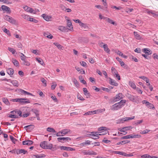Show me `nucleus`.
<instances>
[{"mask_svg": "<svg viewBox=\"0 0 158 158\" xmlns=\"http://www.w3.org/2000/svg\"><path fill=\"white\" fill-rule=\"evenodd\" d=\"M41 81L44 84V86H47L46 81L44 78H41Z\"/></svg>", "mask_w": 158, "mask_h": 158, "instance_id": "nucleus-46", "label": "nucleus"}, {"mask_svg": "<svg viewBox=\"0 0 158 158\" xmlns=\"http://www.w3.org/2000/svg\"><path fill=\"white\" fill-rule=\"evenodd\" d=\"M129 85L133 89H135L136 88V85L133 82L130 81L129 82Z\"/></svg>", "mask_w": 158, "mask_h": 158, "instance_id": "nucleus-35", "label": "nucleus"}, {"mask_svg": "<svg viewBox=\"0 0 158 158\" xmlns=\"http://www.w3.org/2000/svg\"><path fill=\"white\" fill-rule=\"evenodd\" d=\"M2 100L3 102H4L6 105H10L9 102L7 98H2Z\"/></svg>", "mask_w": 158, "mask_h": 158, "instance_id": "nucleus-31", "label": "nucleus"}, {"mask_svg": "<svg viewBox=\"0 0 158 158\" xmlns=\"http://www.w3.org/2000/svg\"><path fill=\"white\" fill-rule=\"evenodd\" d=\"M83 90L84 95L86 96V98H89L90 95V93L88 91L87 89L85 88H84L83 89Z\"/></svg>", "mask_w": 158, "mask_h": 158, "instance_id": "nucleus-13", "label": "nucleus"}, {"mask_svg": "<svg viewBox=\"0 0 158 158\" xmlns=\"http://www.w3.org/2000/svg\"><path fill=\"white\" fill-rule=\"evenodd\" d=\"M112 153L114 154H117L125 156L130 157L133 156V155L132 154H127L124 152L118 151H113Z\"/></svg>", "mask_w": 158, "mask_h": 158, "instance_id": "nucleus-1", "label": "nucleus"}, {"mask_svg": "<svg viewBox=\"0 0 158 158\" xmlns=\"http://www.w3.org/2000/svg\"><path fill=\"white\" fill-rule=\"evenodd\" d=\"M8 117L10 118H18V116L17 115H13L12 114H10L8 115Z\"/></svg>", "mask_w": 158, "mask_h": 158, "instance_id": "nucleus-45", "label": "nucleus"}, {"mask_svg": "<svg viewBox=\"0 0 158 158\" xmlns=\"http://www.w3.org/2000/svg\"><path fill=\"white\" fill-rule=\"evenodd\" d=\"M80 26L84 28L85 31H87L89 29V27L87 26L86 24L84 23H81Z\"/></svg>", "mask_w": 158, "mask_h": 158, "instance_id": "nucleus-24", "label": "nucleus"}, {"mask_svg": "<svg viewBox=\"0 0 158 158\" xmlns=\"http://www.w3.org/2000/svg\"><path fill=\"white\" fill-rule=\"evenodd\" d=\"M8 50L10 52H12L13 54H15L16 52V51L14 48L10 47L8 48Z\"/></svg>", "mask_w": 158, "mask_h": 158, "instance_id": "nucleus-44", "label": "nucleus"}, {"mask_svg": "<svg viewBox=\"0 0 158 158\" xmlns=\"http://www.w3.org/2000/svg\"><path fill=\"white\" fill-rule=\"evenodd\" d=\"M56 135V136H63V135L62 133V131H59L57 134H55V135Z\"/></svg>", "mask_w": 158, "mask_h": 158, "instance_id": "nucleus-55", "label": "nucleus"}, {"mask_svg": "<svg viewBox=\"0 0 158 158\" xmlns=\"http://www.w3.org/2000/svg\"><path fill=\"white\" fill-rule=\"evenodd\" d=\"M16 153L17 154L23 153L24 154L27 153L28 152L27 151H26L24 149H17V150H16Z\"/></svg>", "mask_w": 158, "mask_h": 158, "instance_id": "nucleus-12", "label": "nucleus"}, {"mask_svg": "<svg viewBox=\"0 0 158 158\" xmlns=\"http://www.w3.org/2000/svg\"><path fill=\"white\" fill-rule=\"evenodd\" d=\"M12 62L13 63L14 65L16 67H18L19 66V63L15 59L13 58L12 59Z\"/></svg>", "mask_w": 158, "mask_h": 158, "instance_id": "nucleus-21", "label": "nucleus"}, {"mask_svg": "<svg viewBox=\"0 0 158 158\" xmlns=\"http://www.w3.org/2000/svg\"><path fill=\"white\" fill-rule=\"evenodd\" d=\"M62 133L63 134V136L66 134H68V133L70 131V130L68 129H64L61 131Z\"/></svg>", "mask_w": 158, "mask_h": 158, "instance_id": "nucleus-27", "label": "nucleus"}, {"mask_svg": "<svg viewBox=\"0 0 158 158\" xmlns=\"http://www.w3.org/2000/svg\"><path fill=\"white\" fill-rule=\"evenodd\" d=\"M102 89L103 91L108 92H109L110 91V89H109L104 87H102Z\"/></svg>", "mask_w": 158, "mask_h": 158, "instance_id": "nucleus-61", "label": "nucleus"}, {"mask_svg": "<svg viewBox=\"0 0 158 158\" xmlns=\"http://www.w3.org/2000/svg\"><path fill=\"white\" fill-rule=\"evenodd\" d=\"M80 64L83 67H85L86 65V63L84 61H80Z\"/></svg>", "mask_w": 158, "mask_h": 158, "instance_id": "nucleus-62", "label": "nucleus"}, {"mask_svg": "<svg viewBox=\"0 0 158 158\" xmlns=\"http://www.w3.org/2000/svg\"><path fill=\"white\" fill-rule=\"evenodd\" d=\"M130 59H131L134 60L135 62H137L138 61V60L135 57H134L133 56H130Z\"/></svg>", "mask_w": 158, "mask_h": 158, "instance_id": "nucleus-53", "label": "nucleus"}, {"mask_svg": "<svg viewBox=\"0 0 158 158\" xmlns=\"http://www.w3.org/2000/svg\"><path fill=\"white\" fill-rule=\"evenodd\" d=\"M47 131L50 132H56L55 130L53 128H50V127H48L47 128Z\"/></svg>", "mask_w": 158, "mask_h": 158, "instance_id": "nucleus-40", "label": "nucleus"}, {"mask_svg": "<svg viewBox=\"0 0 158 158\" xmlns=\"http://www.w3.org/2000/svg\"><path fill=\"white\" fill-rule=\"evenodd\" d=\"M53 44L59 49H61L62 47L61 45L57 43H54Z\"/></svg>", "mask_w": 158, "mask_h": 158, "instance_id": "nucleus-50", "label": "nucleus"}, {"mask_svg": "<svg viewBox=\"0 0 158 158\" xmlns=\"http://www.w3.org/2000/svg\"><path fill=\"white\" fill-rule=\"evenodd\" d=\"M134 118H135V116H133L131 117H127V118H123V119H122L120 120V123H123L124 121H127L128 120L133 119Z\"/></svg>", "mask_w": 158, "mask_h": 158, "instance_id": "nucleus-15", "label": "nucleus"}, {"mask_svg": "<svg viewBox=\"0 0 158 158\" xmlns=\"http://www.w3.org/2000/svg\"><path fill=\"white\" fill-rule=\"evenodd\" d=\"M2 9L3 11H6L8 13L10 14L11 12L10 8L5 5L2 6Z\"/></svg>", "mask_w": 158, "mask_h": 158, "instance_id": "nucleus-6", "label": "nucleus"}, {"mask_svg": "<svg viewBox=\"0 0 158 158\" xmlns=\"http://www.w3.org/2000/svg\"><path fill=\"white\" fill-rule=\"evenodd\" d=\"M110 79L109 83L112 85H114V86H117L118 85V83H116L115 80H113L111 78L109 77Z\"/></svg>", "mask_w": 158, "mask_h": 158, "instance_id": "nucleus-14", "label": "nucleus"}, {"mask_svg": "<svg viewBox=\"0 0 158 158\" xmlns=\"http://www.w3.org/2000/svg\"><path fill=\"white\" fill-rule=\"evenodd\" d=\"M130 136L129 135H127L126 136H122L121 137L120 139H130Z\"/></svg>", "mask_w": 158, "mask_h": 158, "instance_id": "nucleus-56", "label": "nucleus"}, {"mask_svg": "<svg viewBox=\"0 0 158 158\" xmlns=\"http://www.w3.org/2000/svg\"><path fill=\"white\" fill-rule=\"evenodd\" d=\"M126 96L130 100L132 101H135L134 96L128 93L126 95Z\"/></svg>", "mask_w": 158, "mask_h": 158, "instance_id": "nucleus-19", "label": "nucleus"}, {"mask_svg": "<svg viewBox=\"0 0 158 158\" xmlns=\"http://www.w3.org/2000/svg\"><path fill=\"white\" fill-rule=\"evenodd\" d=\"M29 21L35 23H37L38 22L37 20L32 18H30Z\"/></svg>", "mask_w": 158, "mask_h": 158, "instance_id": "nucleus-51", "label": "nucleus"}, {"mask_svg": "<svg viewBox=\"0 0 158 158\" xmlns=\"http://www.w3.org/2000/svg\"><path fill=\"white\" fill-rule=\"evenodd\" d=\"M97 154V153L93 151L89 150L88 152V155H96Z\"/></svg>", "mask_w": 158, "mask_h": 158, "instance_id": "nucleus-38", "label": "nucleus"}, {"mask_svg": "<svg viewBox=\"0 0 158 158\" xmlns=\"http://www.w3.org/2000/svg\"><path fill=\"white\" fill-rule=\"evenodd\" d=\"M36 60L40 64L43 65L44 64V62L40 58H36Z\"/></svg>", "mask_w": 158, "mask_h": 158, "instance_id": "nucleus-43", "label": "nucleus"}, {"mask_svg": "<svg viewBox=\"0 0 158 158\" xmlns=\"http://www.w3.org/2000/svg\"><path fill=\"white\" fill-rule=\"evenodd\" d=\"M23 145H31L33 143V142L31 140H27L23 141Z\"/></svg>", "mask_w": 158, "mask_h": 158, "instance_id": "nucleus-10", "label": "nucleus"}, {"mask_svg": "<svg viewBox=\"0 0 158 158\" xmlns=\"http://www.w3.org/2000/svg\"><path fill=\"white\" fill-rule=\"evenodd\" d=\"M126 102V100H122L120 101L118 103L122 105V106L124 105V104Z\"/></svg>", "mask_w": 158, "mask_h": 158, "instance_id": "nucleus-52", "label": "nucleus"}, {"mask_svg": "<svg viewBox=\"0 0 158 158\" xmlns=\"http://www.w3.org/2000/svg\"><path fill=\"white\" fill-rule=\"evenodd\" d=\"M98 111L96 110H94V111H88L86 113H85L84 115H91V114H96V112H97Z\"/></svg>", "mask_w": 158, "mask_h": 158, "instance_id": "nucleus-30", "label": "nucleus"}, {"mask_svg": "<svg viewBox=\"0 0 158 158\" xmlns=\"http://www.w3.org/2000/svg\"><path fill=\"white\" fill-rule=\"evenodd\" d=\"M139 78L145 81L147 83H148V82H149V79L147 77L144 76L139 77Z\"/></svg>", "mask_w": 158, "mask_h": 158, "instance_id": "nucleus-33", "label": "nucleus"}, {"mask_svg": "<svg viewBox=\"0 0 158 158\" xmlns=\"http://www.w3.org/2000/svg\"><path fill=\"white\" fill-rule=\"evenodd\" d=\"M111 70L112 72L113 73V74H114V75L118 73L115 69L113 67L112 68Z\"/></svg>", "mask_w": 158, "mask_h": 158, "instance_id": "nucleus-49", "label": "nucleus"}, {"mask_svg": "<svg viewBox=\"0 0 158 158\" xmlns=\"http://www.w3.org/2000/svg\"><path fill=\"white\" fill-rule=\"evenodd\" d=\"M73 83L76 86H78L79 85V83L75 78L74 79Z\"/></svg>", "mask_w": 158, "mask_h": 158, "instance_id": "nucleus-54", "label": "nucleus"}, {"mask_svg": "<svg viewBox=\"0 0 158 158\" xmlns=\"http://www.w3.org/2000/svg\"><path fill=\"white\" fill-rule=\"evenodd\" d=\"M59 29L62 31L67 32L68 31V30L69 29L67 28V27L63 26H60L59 27Z\"/></svg>", "mask_w": 158, "mask_h": 158, "instance_id": "nucleus-9", "label": "nucleus"}, {"mask_svg": "<svg viewBox=\"0 0 158 158\" xmlns=\"http://www.w3.org/2000/svg\"><path fill=\"white\" fill-rule=\"evenodd\" d=\"M142 103L143 104H146L147 106H148L149 104V102L145 100L143 101Z\"/></svg>", "mask_w": 158, "mask_h": 158, "instance_id": "nucleus-63", "label": "nucleus"}, {"mask_svg": "<svg viewBox=\"0 0 158 158\" xmlns=\"http://www.w3.org/2000/svg\"><path fill=\"white\" fill-rule=\"evenodd\" d=\"M134 34L135 36V38L137 40H139L141 39V37L139 35V34H138L136 32L134 31Z\"/></svg>", "mask_w": 158, "mask_h": 158, "instance_id": "nucleus-26", "label": "nucleus"}, {"mask_svg": "<svg viewBox=\"0 0 158 158\" xmlns=\"http://www.w3.org/2000/svg\"><path fill=\"white\" fill-rule=\"evenodd\" d=\"M10 138L12 141L13 143H15V141L17 140V139L15 138L12 136L10 135Z\"/></svg>", "mask_w": 158, "mask_h": 158, "instance_id": "nucleus-48", "label": "nucleus"}, {"mask_svg": "<svg viewBox=\"0 0 158 158\" xmlns=\"http://www.w3.org/2000/svg\"><path fill=\"white\" fill-rule=\"evenodd\" d=\"M58 141L61 143H64V141L69 142V140H71V139L69 137H59L57 138Z\"/></svg>", "mask_w": 158, "mask_h": 158, "instance_id": "nucleus-4", "label": "nucleus"}, {"mask_svg": "<svg viewBox=\"0 0 158 158\" xmlns=\"http://www.w3.org/2000/svg\"><path fill=\"white\" fill-rule=\"evenodd\" d=\"M79 78L80 81V82L84 84H86V81L84 79L83 77L82 76H79Z\"/></svg>", "mask_w": 158, "mask_h": 158, "instance_id": "nucleus-29", "label": "nucleus"}, {"mask_svg": "<svg viewBox=\"0 0 158 158\" xmlns=\"http://www.w3.org/2000/svg\"><path fill=\"white\" fill-rule=\"evenodd\" d=\"M19 115V116L20 117L22 116V112L20 110H17V115Z\"/></svg>", "mask_w": 158, "mask_h": 158, "instance_id": "nucleus-57", "label": "nucleus"}, {"mask_svg": "<svg viewBox=\"0 0 158 158\" xmlns=\"http://www.w3.org/2000/svg\"><path fill=\"white\" fill-rule=\"evenodd\" d=\"M42 17L44 19L47 21H49L51 19L52 17L45 14H43L42 15Z\"/></svg>", "mask_w": 158, "mask_h": 158, "instance_id": "nucleus-16", "label": "nucleus"}, {"mask_svg": "<svg viewBox=\"0 0 158 158\" xmlns=\"http://www.w3.org/2000/svg\"><path fill=\"white\" fill-rule=\"evenodd\" d=\"M43 155H34L33 156H35L37 158H42V157L45 156H43Z\"/></svg>", "mask_w": 158, "mask_h": 158, "instance_id": "nucleus-60", "label": "nucleus"}, {"mask_svg": "<svg viewBox=\"0 0 158 158\" xmlns=\"http://www.w3.org/2000/svg\"><path fill=\"white\" fill-rule=\"evenodd\" d=\"M143 122V120H139V121H135L134 122V123L135 124L138 125L139 124H140V123H142Z\"/></svg>", "mask_w": 158, "mask_h": 158, "instance_id": "nucleus-58", "label": "nucleus"}, {"mask_svg": "<svg viewBox=\"0 0 158 158\" xmlns=\"http://www.w3.org/2000/svg\"><path fill=\"white\" fill-rule=\"evenodd\" d=\"M77 98L80 99L81 101H83L85 100V99L82 97L78 93V94L77 95Z\"/></svg>", "mask_w": 158, "mask_h": 158, "instance_id": "nucleus-47", "label": "nucleus"}, {"mask_svg": "<svg viewBox=\"0 0 158 158\" xmlns=\"http://www.w3.org/2000/svg\"><path fill=\"white\" fill-rule=\"evenodd\" d=\"M31 111L35 114L36 116L39 115V111L38 110L36 109H32L31 110Z\"/></svg>", "mask_w": 158, "mask_h": 158, "instance_id": "nucleus-36", "label": "nucleus"}, {"mask_svg": "<svg viewBox=\"0 0 158 158\" xmlns=\"http://www.w3.org/2000/svg\"><path fill=\"white\" fill-rule=\"evenodd\" d=\"M7 72L10 75H12L14 73V70L11 68H9L7 69Z\"/></svg>", "mask_w": 158, "mask_h": 158, "instance_id": "nucleus-20", "label": "nucleus"}, {"mask_svg": "<svg viewBox=\"0 0 158 158\" xmlns=\"http://www.w3.org/2000/svg\"><path fill=\"white\" fill-rule=\"evenodd\" d=\"M60 148L61 150H64L66 151H71L75 150V149H73L70 147H65V146H60Z\"/></svg>", "mask_w": 158, "mask_h": 158, "instance_id": "nucleus-8", "label": "nucleus"}, {"mask_svg": "<svg viewBox=\"0 0 158 158\" xmlns=\"http://www.w3.org/2000/svg\"><path fill=\"white\" fill-rule=\"evenodd\" d=\"M22 16L24 19L28 21L29 20V19L30 17H29V15H26L25 14H23L22 15Z\"/></svg>", "mask_w": 158, "mask_h": 158, "instance_id": "nucleus-37", "label": "nucleus"}, {"mask_svg": "<svg viewBox=\"0 0 158 158\" xmlns=\"http://www.w3.org/2000/svg\"><path fill=\"white\" fill-rule=\"evenodd\" d=\"M10 82L14 86L18 87V81L16 80L11 81Z\"/></svg>", "mask_w": 158, "mask_h": 158, "instance_id": "nucleus-39", "label": "nucleus"}, {"mask_svg": "<svg viewBox=\"0 0 158 158\" xmlns=\"http://www.w3.org/2000/svg\"><path fill=\"white\" fill-rule=\"evenodd\" d=\"M129 136L130 138H140L141 136L140 135L136 134L135 133H133L132 134L130 135Z\"/></svg>", "mask_w": 158, "mask_h": 158, "instance_id": "nucleus-18", "label": "nucleus"}, {"mask_svg": "<svg viewBox=\"0 0 158 158\" xmlns=\"http://www.w3.org/2000/svg\"><path fill=\"white\" fill-rule=\"evenodd\" d=\"M132 127L131 126L126 127H123L122 128H120L118 129V130L121 132H125V131L131 129Z\"/></svg>", "mask_w": 158, "mask_h": 158, "instance_id": "nucleus-7", "label": "nucleus"}, {"mask_svg": "<svg viewBox=\"0 0 158 158\" xmlns=\"http://www.w3.org/2000/svg\"><path fill=\"white\" fill-rule=\"evenodd\" d=\"M22 64L27 66H29L30 65V63L26 60L24 61H23L22 62Z\"/></svg>", "mask_w": 158, "mask_h": 158, "instance_id": "nucleus-41", "label": "nucleus"}, {"mask_svg": "<svg viewBox=\"0 0 158 158\" xmlns=\"http://www.w3.org/2000/svg\"><path fill=\"white\" fill-rule=\"evenodd\" d=\"M67 24L68 26L70 28L69 30H71V29H73V26L72 25V23L70 21V20L69 19H68L67 21Z\"/></svg>", "mask_w": 158, "mask_h": 158, "instance_id": "nucleus-28", "label": "nucleus"}, {"mask_svg": "<svg viewBox=\"0 0 158 158\" xmlns=\"http://www.w3.org/2000/svg\"><path fill=\"white\" fill-rule=\"evenodd\" d=\"M20 100L19 102H20V103L22 104L28 103H30V102L29 101V100L27 98H20Z\"/></svg>", "mask_w": 158, "mask_h": 158, "instance_id": "nucleus-11", "label": "nucleus"}, {"mask_svg": "<svg viewBox=\"0 0 158 158\" xmlns=\"http://www.w3.org/2000/svg\"><path fill=\"white\" fill-rule=\"evenodd\" d=\"M122 107V105H121L118 102L112 105V110H117L121 108Z\"/></svg>", "mask_w": 158, "mask_h": 158, "instance_id": "nucleus-5", "label": "nucleus"}, {"mask_svg": "<svg viewBox=\"0 0 158 158\" xmlns=\"http://www.w3.org/2000/svg\"><path fill=\"white\" fill-rule=\"evenodd\" d=\"M47 143V141H44L40 143V146L42 148L45 149L46 144Z\"/></svg>", "mask_w": 158, "mask_h": 158, "instance_id": "nucleus-23", "label": "nucleus"}, {"mask_svg": "<svg viewBox=\"0 0 158 158\" xmlns=\"http://www.w3.org/2000/svg\"><path fill=\"white\" fill-rule=\"evenodd\" d=\"M2 30L6 33L8 35L10 36V31L6 29V28H4L2 29Z\"/></svg>", "mask_w": 158, "mask_h": 158, "instance_id": "nucleus-42", "label": "nucleus"}, {"mask_svg": "<svg viewBox=\"0 0 158 158\" xmlns=\"http://www.w3.org/2000/svg\"><path fill=\"white\" fill-rule=\"evenodd\" d=\"M18 91L19 92H20L22 94H24L25 95L27 94L31 96H33L32 94L31 93L27 92L22 89H18Z\"/></svg>", "mask_w": 158, "mask_h": 158, "instance_id": "nucleus-17", "label": "nucleus"}, {"mask_svg": "<svg viewBox=\"0 0 158 158\" xmlns=\"http://www.w3.org/2000/svg\"><path fill=\"white\" fill-rule=\"evenodd\" d=\"M52 147V144L50 143H47L46 144L45 149H51Z\"/></svg>", "mask_w": 158, "mask_h": 158, "instance_id": "nucleus-32", "label": "nucleus"}, {"mask_svg": "<svg viewBox=\"0 0 158 158\" xmlns=\"http://www.w3.org/2000/svg\"><path fill=\"white\" fill-rule=\"evenodd\" d=\"M4 19L13 24H15L16 23V21L14 19L7 15H6L4 16Z\"/></svg>", "mask_w": 158, "mask_h": 158, "instance_id": "nucleus-3", "label": "nucleus"}, {"mask_svg": "<svg viewBox=\"0 0 158 158\" xmlns=\"http://www.w3.org/2000/svg\"><path fill=\"white\" fill-rule=\"evenodd\" d=\"M123 95L121 93L116 94L115 96L113 98V99L112 100V102H115L123 98Z\"/></svg>", "mask_w": 158, "mask_h": 158, "instance_id": "nucleus-2", "label": "nucleus"}, {"mask_svg": "<svg viewBox=\"0 0 158 158\" xmlns=\"http://www.w3.org/2000/svg\"><path fill=\"white\" fill-rule=\"evenodd\" d=\"M60 7L63 10H65L66 9V7L62 4L60 5Z\"/></svg>", "mask_w": 158, "mask_h": 158, "instance_id": "nucleus-64", "label": "nucleus"}, {"mask_svg": "<svg viewBox=\"0 0 158 158\" xmlns=\"http://www.w3.org/2000/svg\"><path fill=\"white\" fill-rule=\"evenodd\" d=\"M143 52L148 55L151 54L152 53L151 51L148 50L146 48H144L143 49Z\"/></svg>", "mask_w": 158, "mask_h": 158, "instance_id": "nucleus-22", "label": "nucleus"}, {"mask_svg": "<svg viewBox=\"0 0 158 158\" xmlns=\"http://www.w3.org/2000/svg\"><path fill=\"white\" fill-rule=\"evenodd\" d=\"M98 132H94L93 131L91 132L92 134L89 135L92 136H95V135H101L103 134H98Z\"/></svg>", "mask_w": 158, "mask_h": 158, "instance_id": "nucleus-34", "label": "nucleus"}, {"mask_svg": "<svg viewBox=\"0 0 158 158\" xmlns=\"http://www.w3.org/2000/svg\"><path fill=\"white\" fill-rule=\"evenodd\" d=\"M148 107L150 109H153L155 108L153 104L150 103L149 104H148Z\"/></svg>", "mask_w": 158, "mask_h": 158, "instance_id": "nucleus-59", "label": "nucleus"}, {"mask_svg": "<svg viewBox=\"0 0 158 158\" xmlns=\"http://www.w3.org/2000/svg\"><path fill=\"white\" fill-rule=\"evenodd\" d=\"M104 50L107 53H110V50L108 48V46L106 44H104V46L103 47Z\"/></svg>", "mask_w": 158, "mask_h": 158, "instance_id": "nucleus-25", "label": "nucleus"}]
</instances>
